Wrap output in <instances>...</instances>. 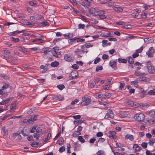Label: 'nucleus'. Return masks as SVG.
<instances>
[{
    "mask_svg": "<svg viewBox=\"0 0 155 155\" xmlns=\"http://www.w3.org/2000/svg\"><path fill=\"white\" fill-rule=\"evenodd\" d=\"M146 67L148 71L150 74H153L155 73V67L153 66L150 61H148L146 62Z\"/></svg>",
    "mask_w": 155,
    "mask_h": 155,
    "instance_id": "f257e3e1",
    "label": "nucleus"
},
{
    "mask_svg": "<svg viewBox=\"0 0 155 155\" xmlns=\"http://www.w3.org/2000/svg\"><path fill=\"white\" fill-rule=\"evenodd\" d=\"M83 101L80 104L81 106L87 105L91 103V100L90 97H88L87 96H85L82 98Z\"/></svg>",
    "mask_w": 155,
    "mask_h": 155,
    "instance_id": "f03ea898",
    "label": "nucleus"
},
{
    "mask_svg": "<svg viewBox=\"0 0 155 155\" xmlns=\"http://www.w3.org/2000/svg\"><path fill=\"white\" fill-rule=\"evenodd\" d=\"M145 115L142 113L137 114L134 115V119L138 122H143L145 119Z\"/></svg>",
    "mask_w": 155,
    "mask_h": 155,
    "instance_id": "7ed1b4c3",
    "label": "nucleus"
},
{
    "mask_svg": "<svg viewBox=\"0 0 155 155\" xmlns=\"http://www.w3.org/2000/svg\"><path fill=\"white\" fill-rule=\"evenodd\" d=\"M78 73L76 71L71 72L69 75V78L70 80H72L77 78L78 76Z\"/></svg>",
    "mask_w": 155,
    "mask_h": 155,
    "instance_id": "20e7f679",
    "label": "nucleus"
},
{
    "mask_svg": "<svg viewBox=\"0 0 155 155\" xmlns=\"http://www.w3.org/2000/svg\"><path fill=\"white\" fill-rule=\"evenodd\" d=\"M155 52V50L152 47H150L148 52H147V54L149 57H152L153 56V53Z\"/></svg>",
    "mask_w": 155,
    "mask_h": 155,
    "instance_id": "39448f33",
    "label": "nucleus"
},
{
    "mask_svg": "<svg viewBox=\"0 0 155 155\" xmlns=\"http://www.w3.org/2000/svg\"><path fill=\"white\" fill-rule=\"evenodd\" d=\"M64 58L65 61L68 62H71L74 60V57L68 54H65Z\"/></svg>",
    "mask_w": 155,
    "mask_h": 155,
    "instance_id": "423d86ee",
    "label": "nucleus"
},
{
    "mask_svg": "<svg viewBox=\"0 0 155 155\" xmlns=\"http://www.w3.org/2000/svg\"><path fill=\"white\" fill-rule=\"evenodd\" d=\"M117 61L115 60L114 61H110L109 63L110 66L113 68L114 69H116L117 68Z\"/></svg>",
    "mask_w": 155,
    "mask_h": 155,
    "instance_id": "0eeeda50",
    "label": "nucleus"
},
{
    "mask_svg": "<svg viewBox=\"0 0 155 155\" xmlns=\"http://www.w3.org/2000/svg\"><path fill=\"white\" fill-rule=\"evenodd\" d=\"M109 137H111L113 139H116V138L117 137L115 135L116 133L115 131H109Z\"/></svg>",
    "mask_w": 155,
    "mask_h": 155,
    "instance_id": "6e6552de",
    "label": "nucleus"
},
{
    "mask_svg": "<svg viewBox=\"0 0 155 155\" xmlns=\"http://www.w3.org/2000/svg\"><path fill=\"white\" fill-rule=\"evenodd\" d=\"M21 22L23 24L25 25H29L31 26H33L34 25V23L32 24L31 23L28 21L27 20L24 19H23L21 20Z\"/></svg>",
    "mask_w": 155,
    "mask_h": 155,
    "instance_id": "1a4fd4ad",
    "label": "nucleus"
},
{
    "mask_svg": "<svg viewBox=\"0 0 155 155\" xmlns=\"http://www.w3.org/2000/svg\"><path fill=\"white\" fill-rule=\"evenodd\" d=\"M13 98V97H9L6 100H4L2 101L1 102H0V105H4L7 103L9 102V101L12 100V99Z\"/></svg>",
    "mask_w": 155,
    "mask_h": 155,
    "instance_id": "9d476101",
    "label": "nucleus"
},
{
    "mask_svg": "<svg viewBox=\"0 0 155 155\" xmlns=\"http://www.w3.org/2000/svg\"><path fill=\"white\" fill-rule=\"evenodd\" d=\"M54 99L56 100H58L59 101H62L64 99V97L60 94L54 96Z\"/></svg>",
    "mask_w": 155,
    "mask_h": 155,
    "instance_id": "9b49d317",
    "label": "nucleus"
},
{
    "mask_svg": "<svg viewBox=\"0 0 155 155\" xmlns=\"http://www.w3.org/2000/svg\"><path fill=\"white\" fill-rule=\"evenodd\" d=\"M133 58H132L131 57H129L127 58V61L129 63L128 65L130 66V64H132L134 63V61Z\"/></svg>",
    "mask_w": 155,
    "mask_h": 155,
    "instance_id": "f8f14e48",
    "label": "nucleus"
},
{
    "mask_svg": "<svg viewBox=\"0 0 155 155\" xmlns=\"http://www.w3.org/2000/svg\"><path fill=\"white\" fill-rule=\"evenodd\" d=\"M27 130V129H25V127H24L21 131V133L24 136H26L28 135V132Z\"/></svg>",
    "mask_w": 155,
    "mask_h": 155,
    "instance_id": "ddd939ff",
    "label": "nucleus"
},
{
    "mask_svg": "<svg viewBox=\"0 0 155 155\" xmlns=\"http://www.w3.org/2000/svg\"><path fill=\"white\" fill-rule=\"evenodd\" d=\"M134 74L137 76H145L146 74L145 73H142L138 71H136L134 72Z\"/></svg>",
    "mask_w": 155,
    "mask_h": 155,
    "instance_id": "4468645a",
    "label": "nucleus"
},
{
    "mask_svg": "<svg viewBox=\"0 0 155 155\" xmlns=\"http://www.w3.org/2000/svg\"><path fill=\"white\" fill-rule=\"evenodd\" d=\"M125 138L126 140L129 139L131 141H132L134 140V136L132 135L127 134L125 137Z\"/></svg>",
    "mask_w": 155,
    "mask_h": 155,
    "instance_id": "2eb2a0df",
    "label": "nucleus"
},
{
    "mask_svg": "<svg viewBox=\"0 0 155 155\" xmlns=\"http://www.w3.org/2000/svg\"><path fill=\"white\" fill-rule=\"evenodd\" d=\"M18 48L19 51L25 53L26 52H27V51L26 50V48L23 47L18 46Z\"/></svg>",
    "mask_w": 155,
    "mask_h": 155,
    "instance_id": "dca6fc26",
    "label": "nucleus"
},
{
    "mask_svg": "<svg viewBox=\"0 0 155 155\" xmlns=\"http://www.w3.org/2000/svg\"><path fill=\"white\" fill-rule=\"evenodd\" d=\"M49 23L46 21H44L42 22L39 23L38 24V26H44L48 25Z\"/></svg>",
    "mask_w": 155,
    "mask_h": 155,
    "instance_id": "f3484780",
    "label": "nucleus"
},
{
    "mask_svg": "<svg viewBox=\"0 0 155 155\" xmlns=\"http://www.w3.org/2000/svg\"><path fill=\"white\" fill-rule=\"evenodd\" d=\"M59 63L56 61H55L54 62H52L51 64V66L52 67H57L59 65Z\"/></svg>",
    "mask_w": 155,
    "mask_h": 155,
    "instance_id": "a211bd4d",
    "label": "nucleus"
},
{
    "mask_svg": "<svg viewBox=\"0 0 155 155\" xmlns=\"http://www.w3.org/2000/svg\"><path fill=\"white\" fill-rule=\"evenodd\" d=\"M133 147L135 148V150L136 151H139L141 150V148L140 147H139L137 144H134Z\"/></svg>",
    "mask_w": 155,
    "mask_h": 155,
    "instance_id": "6ab92c4d",
    "label": "nucleus"
},
{
    "mask_svg": "<svg viewBox=\"0 0 155 155\" xmlns=\"http://www.w3.org/2000/svg\"><path fill=\"white\" fill-rule=\"evenodd\" d=\"M42 133H34L33 134V137L34 138H36L37 139H39V137L41 136Z\"/></svg>",
    "mask_w": 155,
    "mask_h": 155,
    "instance_id": "aec40b11",
    "label": "nucleus"
},
{
    "mask_svg": "<svg viewBox=\"0 0 155 155\" xmlns=\"http://www.w3.org/2000/svg\"><path fill=\"white\" fill-rule=\"evenodd\" d=\"M9 87H10L11 89L12 88V87L10 86L8 84H5L2 87V90H4L5 89H6Z\"/></svg>",
    "mask_w": 155,
    "mask_h": 155,
    "instance_id": "412c9836",
    "label": "nucleus"
},
{
    "mask_svg": "<svg viewBox=\"0 0 155 155\" xmlns=\"http://www.w3.org/2000/svg\"><path fill=\"white\" fill-rule=\"evenodd\" d=\"M149 114L150 117H155V110L150 111L149 112Z\"/></svg>",
    "mask_w": 155,
    "mask_h": 155,
    "instance_id": "4be33fe9",
    "label": "nucleus"
},
{
    "mask_svg": "<svg viewBox=\"0 0 155 155\" xmlns=\"http://www.w3.org/2000/svg\"><path fill=\"white\" fill-rule=\"evenodd\" d=\"M118 61L119 63H127V59H122L121 58H119L118 59Z\"/></svg>",
    "mask_w": 155,
    "mask_h": 155,
    "instance_id": "5701e85b",
    "label": "nucleus"
},
{
    "mask_svg": "<svg viewBox=\"0 0 155 155\" xmlns=\"http://www.w3.org/2000/svg\"><path fill=\"white\" fill-rule=\"evenodd\" d=\"M97 15H99V18L101 19H105L107 17V16L103 15H100L98 14H95Z\"/></svg>",
    "mask_w": 155,
    "mask_h": 155,
    "instance_id": "b1692460",
    "label": "nucleus"
},
{
    "mask_svg": "<svg viewBox=\"0 0 155 155\" xmlns=\"http://www.w3.org/2000/svg\"><path fill=\"white\" fill-rule=\"evenodd\" d=\"M57 87L60 90H62L65 88V86L62 84H61L58 85Z\"/></svg>",
    "mask_w": 155,
    "mask_h": 155,
    "instance_id": "393cba45",
    "label": "nucleus"
},
{
    "mask_svg": "<svg viewBox=\"0 0 155 155\" xmlns=\"http://www.w3.org/2000/svg\"><path fill=\"white\" fill-rule=\"evenodd\" d=\"M16 108V104H12L10 106V108L11 111L13 110V109H15Z\"/></svg>",
    "mask_w": 155,
    "mask_h": 155,
    "instance_id": "a878e982",
    "label": "nucleus"
},
{
    "mask_svg": "<svg viewBox=\"0 0 155 155\" xmlns=\"http://www.w3.org/2000/svg\"><path fill=\"white\" fill-rule=\"evenodd\" d=\"M10 39L11 41L15 42H18L19 41V39L18 38H15L11 37L10 38Z\"/></svg>",
    "mask_w": 155,
    "mask_h": 155,
    "instance_id": "bb28decb",
    "label": "nucleus"
},
{
    "mask_svg": "<svg viewBox=\"0 0 155 155\" xmlns=\"http://www.w3.org/2000/svg\"><path fill=\"white\" fill-rule=\"evenodd\" d=\"M15 32H17V33H20L22 32V31H13L12 32H10L8 33V34L10 36H12V35H15Z\"/></svg>",
    "mask_w": 155,
    "mask_h": 155,
    "instance_id": "cd10ccee",
    "label": "nucleus"
},
{
    "mask_svg": "<svg viewBox=\"0 0 155 155\" xmlns=\"http://www.w3.org/2000/svg\"><path fill=\"white\" fill-rule=\"evenodd\" d=\"M127 104L129 106L133 107L134 105V102L133 101H129L127 102Z\"/></svg>",
    "mask_w": 155,
    "mask_h": 155,
    "instance_id": "c85d7f7f",
    "label": "nucleus"
},
{
    "mask_svg": "<svg viewBox=\"0 0 155 155\" xmlns=\"http://www.w3.org/2000/svg\"><path fill=\"white\" fill-rule=\"evenodd\" d=\"M78 139L82 143H84L85 142V140L81 136H78Z\"/></svg>",
    "mask_w": 155,
    "mask_h": 155,
    "instance_id": "c756f323",
    "label": "nucleus"
},
{
    "mask_svg": "<svg viewBox=\"0 0 155 155\" xmlns=\"http://www.w3.org/2000/svg\"><path fill=\"white\" fill-rule=\"evenodd\" d=\"M51 50H50V49L48 48H45L44 50V54H48V52H50L51 51Z\"/></svg>",
    "mask_w": 155,
    "mask_h": 155,
    "instance_id": "7c9ffc66",
    "label": "nucleus"
},
{
    "mask_svg": "<svg viewBox=\"0 0 155 155\" xmlns=\"http://www.w3.org/2000/svg\"><path fill=\"white\" fill-rule=\"evenodd\" d=\"M114 10L120 12H122L123 11V9L120 7H115L114 8Z\"/></svg>",
    "mask_w": 155,
    "mask_h": 155,
    "instance_id": "2f4dec72",
    "label": "nucleus"
},
{
    "mask_svg": "<svg viewBox=\"0 0 155 155\" xmlns=\"http://www.w3.org/2000/svg\"><path fill=\"white\" fill-rule=\"evenodd\" d=\"M102 96H104L107 97H110L111 96V94L110 93L106 92L104 94H102Z\"/></svg>",
    "mask_w": 155,
    "mask_h": 155,
    "instance_id": "473e14b6",
    "label": "nucleus"
},
{
    "mask_svg": "<svg viewBox=\"0 0 155 155\" xmlns=\"http://www.w3.org/2000/svg\"><path fill=\"white\" fill-rule=\"evenodd\" d=\"M147 94L153 95L155 94V91L153 90H151L148 93H147L146 95H147Z\"/></svg>",
    "mask_w": 155,
    "mask_h": 155,
    "instance_id": "72a5a7b5",
    "label": "nucleus"
},
{
    "mask_svg": "<svg viewBox=\"0 0 155 155\" xmlns=\"http://www.w3.org/2000/svg\"><path fill=\"white\" fill-rule=\"evenodd\" d=\"M34 116L33 117H32V116H31V118L32 121H34L36 120H37V118L38 115H34Z\"/></svg>",
    "mask_w": 155,
    "mask_h": 155,
    "instance_id": "f704fd0d",
    "label": "nucleus"
},
{
    "mask_svg": "<svg viewBox=\"0 0 155 155\" xmlns=\"http://www.w3.org/2000/svg\"><path fill=\"white\" fill-rule=\"evenodd\" d=\"M143 47L141 46V47H140V49L136 50L135 51V52L137 53L138 54L139 53H140L143 50Z\"/></svg>",
    "mask_w": 155,
    "mask_h": 155,
    "instance_id": "c9c22d12",
    "label": "nucleus"
},
{
    "mask_svg": "<svg viewBox=\"0 0 155 155\" xmlns=\"http://www.w3.org/2000/svg\"><path fill=\"white\" fill-rule=\"evenodd\" d=\"M81 49H82V51L84 52H86L87 53V49L85 48V47L84 45H82L81 46Z\"/></svg>",
    "mask_w": 155,
    "mask_h": 155,
    "instance_id": "e433bc0d",
    "label": "nucleus"
},
{
    "mask_svg": "<svg viewBox=\"0 0 155 155\" xmlns=\"http://www.w3.org/2000/svg\"><path fill=\"white\" fill-rule=\"evenodd\" d=\"M65 150V148L64 146H63L59 148V152L60 153H62L63 151H64Z\"/></svg>",
    "mask_w": 155,
    "mask_h": 155,
    "instance_id": "4c0bfd02",
    "label": "nucleus"
},
{
    "mask_svg": "<svg viewBox=\"0 0 155 155\" xmlns=\"http://www.w3.org/2000/svg\"><path fill=\"white\" fill-rule=\"evenodd\" d=\"M84 120H82V119H81V120H79L78 121H74V123L75 124V122H76L77 124H81V123L84 122Z\"/></svg>",
    "mask_w": 155,
    "mask_h": 155,
    "instance_id": "58836bf2",
    "label": "nucleus"
},
{
    "mask_svg": "<svg viewBox=\"0 0 155 155\" xmlns=\"http://www.w3.org/2000/svg\"><path fill=\"white\" fill-rule=\"evenodd\" d=\"M137 80L140 81H144L146 80L145 77H140L137 78Z\"/></svg>",
    "mask_w": 155,
    "mask_h": 155,
    "instance_id": "ea45409f",
    "label": "nucleus"
},
{
    "mask_svg": "<svg viewBox=\"0 0 155 155\" xmlns=\"http://www.w3.org/2000/svg\"><path fill=\"white\" fill-rule=\"evenodd\" d=\"M122 27L124 28L125 29H131L132 28V27L130 25H127L125 26H123Z\"/></svg>",
    "mask_w": 155,
    "mask_h": 155,
    "instance_id": "a19ab883",
    "label": "nucleus"
},
{
    "mask_svg": "<svg viewBox=\"0 0 155 155\" xmlns=\"http://www.w3.org/2000/svg\"><path fill=\"white\" fill-rule=\"evenodd\" d=\"M64 139L62 137H61L60 138V141L58 143L59 145H61L63 143Z\"/></svg>",
    "mask_w": 155,
    "mask_h": 155,
    "instance_id": "79ce46f5",
    "label": "nucleus"
},
{
    "mask_svg": "<svg viewBox=\"0 0 155 155\" xmlns=\"http://www.w3.org/2000/svg\"><path fill=\"white\" fill-rule=\"evenodd\" d=\"M103 69V67L102 66H97L96 68V71L97 72L99 70H102Z\"/></svg>",
    "mask_w": 155,
    "mask_h": 155,
    "instance_id": "37998d69",
    "label": "nucleus"
},
{
    "mask_svg": "<svg viewBox=\"0 0 155 155\" xmlns=\"http://www.w3.org/2000/svg\"><path fill=\"white\" fill-rule=\"evenodd\" d=\"M84 46L85 47L87 48H89L90 47H92L93 46V45H91V44L90 43H87L84 44Z\"/></svg>",
    "mask_w": 155,
    "mask_h": 155,
    "instance_id": "c03bdc74",
    "label": "nucleus"
},
{
    "mask_svg": "<svg viewBox=\"0 0 155 155\" xmlns=\"http://www.w3.org/2000/svg\"><path fill=\"white\" fill-rule=\"evenodd\" d=\"M21 133V131L20 130H18L17 132L16 133H14L13 134V137L16 136Z\"/></svg>",
    "mask_w": 155,
    "mask_h": 155,
    "instance_id": "a18cd8bd",
    "label": "nucleus"
},
{
    "mask_svg": "<svg viewBox=\"0 0 155 155\" xmlns=\"http://www.w3.org/2000/svg\"><path fill=\"white\" fill-rule=\"evenodd\" d=\"M32 121L31 120L30 118V119L28 120L25 119L23 120V122L26 123H30V122Z\"/></svg>",
    "mask_w": 155,
    "mask_h": 155,
    "instance_id": "49530a36",
    "label": "nucleus"
},
{
    "mask_svg": "<svg viewBox=\"0 0 155 155\" xmlns=\"http://www.w3.org/2000/svg\"><path fill=\"white\" fill-rule=\"evenodd\" d=\"M85 27V25L84 24H80L78 25V28L79 29H83Z\"/></svg>",
    "mask_w": 155,
    "mask_h": 155,
    "instance_id": "de8ad7c7",
    "label": "nucleus"
},
{
    "mask_svg": "<svg viewBox=\"0 0 155 155\" xmlns=\"http://www.w3.org/2000/svg\"><path fill=\"white\" fill-rule=\"evenodd\" d=\"M109 57L108 55L106 54H104L103 55L102 58L104 60L107 59Z\"/></svg>",
    "mask_w": 155,
    "mask_h": 155,
    "instance_id": "09e8293b",
    "label": "nucleus"
},
{
    "mask_svg": "<svg viewBox=\"0 0 155 155\" xmlns=\"http://www.w3.org/2000/svg\"><path fill=\"white\" fill-rule=\"evenodd\" d=\"M101 60V59L100 58H97L95 60L94 62V63L95 64H97V63L99 62Z\"/></svg>",
    "mask_w": 155,
    "mask_h": 155,
    "instance_id": "8fccbe9b",
    "label": "nucleus"
},
{
    "mask_svg": "<svg viewBox=\"0 0 155 155\" xmlns=\"http://www.w3.org/2000/svg\"><path fill=\"white\" fill-rule=\"evenodd\" d=\"M147 143L143 142L141 144V146L144 148H146L147 147Z\"/></svg>",
    "mask_w": 155,
    "mask_h": 155,
    "instance_id": "3c124183",
    "label": "nucleus"
},
{
    "mask_svg": "<svg viewBox=\"0 0 155 155\" xmlns=\"http://www.w3.org/2000/svg\"><path fill=\"white\" fill-rule=\"evenodd\" d=\"M107 42H108L106 40H103L102 42V43H103V44H102L103 46L104 47L105 46V45H107Z\"/></svg>",
    "mask_w": 155,
    "mask_h": 155,
    "instance_id": "603ef678",
    "label": "nucleus"
},
{
    "mask_svg": "<svg viewBox=\"0 0 155 155\" xmlns=\"http://www.w3.org/2000/svg\"><path fill=\"white\" fill-rule=\"evenodd\" d=\"M139 56V54L135 52V53L133 54L132 55V57L133 58H135Z\"/></svg>",
    "mask_w": 155,
    "mask_h": 155,
    "instance_id": "864d4df0",
    "label": "nucleus"
},
{
    "mask_svg": "<svg viewBox=\"0 0 155 155\" xmlns=\"http://www.w3.org/2000/svg\"><path fill=\"white\" fill-rule=\"evenodd\" d=\"M52 54L54 56L56 57H58V54H57V53H58L56 51H52Z\"/></svg>",
    "mask_w": 155,
    "mask_h": 155,
    "instance_id": "5fc2aeb1",
    "label": "nucleus"
},
{
    "mask_svg": "<svg viewBox=\"0 0 155 155\" xmlns=\"http://www.w3.org/2000/svg\"><path fill=\"white\" fill-rule=\"evenodd\" d=\"M103 135V134L102 132H98L96 134V136L97 137H101Z\"/></svg>",
    "mask_w": 155,
    "mask_h": 155,
    "instance_id": "6e6d98bb",
    "label": "nucleus"
},
{
    "mask_svg": "<svg viewBox=\"0 0 155 155\" xmlns=\"http://www.w3.org/2000/svg\"><path fill=\"white\" fill-rule=\"evenodd\" d=\"M82 127L81 126H79L77 129V132L79 133H81L80 132L82 130Z\"/></svg>",
    "mask_w": 155,
    "mask_h": 155,
    "instance_id": "4d7b16f0",
    "label": "nucleus"
},
{
    "mask_svg": "<svg viewBox=\"0 0 155 155\" xmlns=\"http://www.w3.org/2000/svg\"><path fill=\"white\" fill-rule=\"evenodd\" d=\"M79 100L78 99H76L74 101H72L71 103V105L77 103H78L79 101Z\"/></svg>",
    "mask_w": 155,
    "mask_h": 155,
    "instance_id": "13d9d810",
    "label": "nucleus"
},
{
    "mask_svg": "<svg viewBox=\"0 0 155 155\" xmlns=\"http://www.w3.org/2000/svg\"><path fill=\"white\" fill-rule=\"evenodd\" d=\"M97 154L98 155H104V152L102 151L99 150L97 153Z\"/></svg>",
    "mask_w": 155,
    "mask_h": 155,
    "instance_id": "bf43d9fd",
    "label": "nucleus"
},
{
    "mask_svg": "<svg viewBox=\"0 0 155 155\" xmlns=\"http://www.w3.org/2000/svg\"><path fill=\"white\" fill-rule=\"evenodd\" d=\"M81 116L80 115H75L73 116V117L75 119H79L81 118Z\"/></svg>",
    "mask_w": 155,
    "mask_h": 155,
    "instance_id": "052dcab7",
    "label": "nucleus"
},
{
    "mask_svg": "<svg viewBox=\"0 0 155 155\" xmlns=\"http://www.w3.org/2000/svg\"><path fill=\"white\" fill-rule=\"evenodd\" d=\"M116 144L117 147H123V145L120 143H117Z\"/></svg>",
    "mask_w": 155,
    "mask_h": 155,
    "instance_id": "680f3d73",
    "label": "nucleus"
},
{
    "mask_svg": "<svg viewBox=\"0 0 155 155\" xmlns=\"http://www.w3.org/2000/svg\"><path fill=\"white\" fill-rule=\"evenodd\" d=\"M5 127H3L2 128V130L3 131V133H4V135L5 136H7L8 134V132L7 131H6L4 129Z\"/></svg>",
    "mask_w": 155,
    "mask_h": 155,
    "instance_id": "e2e57ef3",
    "label": "nucleus"
},
{
    "mask_svg": "<svg viewBox=\"0 0 155 155\" xmlns=\"http://www.w3.org/2000/svg\"><path fill=\"white\" fill-rule=\"evenodd\" d=\"M77 38H71L69 39L68 40V41L69 43H70L72 42H74V41L76 40Z\"/></svg>",
    "mask_w": 155,
    "mask_h": 155,
    "instance_id": "0e129e2a",
    "label": "nucleus"
},
{
    "mask_svg": "<svg viewBox=\"0 0 155 155\" xmlns=\"http://www.w3.org/2000/svg\"><path fill=\"white\" fill-rule=\"evenodd\" d=\"M42 129L40 127H38L37 128V129L36 130V133H40L41 132Z\"/></svg>",
    "mask_w": 155,
    "mask_h": 155,
    "instance_id": "69168bd1",
    "label": "nucleus"
},
{
    "mask_svg": "<svg viewBox=\"0 0 155 155\" xmlns=\"http://www.w3.org/2000/svg\"><path fill=\"white\" fill-rule=\"evenodd\" d=\"M27 139L29 141H31L32 140H34L33 139V137L32 135H30L27 137Z\"/></svg>",
    "mask_w": 155,
    "mask_h": 155,
    "instance_id": "338daca9",
    "label": "nucleus"
},
{
    "mask_svg": "<svg viewBox=\"0 0 155 155\" xmlns=\"http://www.w3.org/2000/svg\"><path fill=\"white\" fill-rule=\"evenodd\" d=\"M72 68L74 69H78V68L79 67L77 64H74L72 66Z\"/></svg>",
    "mask_w": 155,
    "mask_h": 155,
    "instance_id": "774afa93",
    "label": "nucleus"
}]
</instances>
